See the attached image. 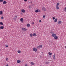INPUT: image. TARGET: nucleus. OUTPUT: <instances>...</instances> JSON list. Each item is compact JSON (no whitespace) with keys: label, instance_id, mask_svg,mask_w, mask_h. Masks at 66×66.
Listing matches in <instances>:
<instances>
[{"label":"nucleus","instance_id":"obj_2","mask_svg":"<svg viewBox=\"0 0 66 66\" xmlns=\"http://www.w3.org/2000/svg\"><path fill=\"white\" fill-rule=\"evenodd\" d=\"M22 30H23V31H26L27 30V29L25 28H22Z\"/></svg>","mask_w":66,"mask_h":66},{"label":"nucleus","instance_id":"obj_11","mask_svg":"<svg viewBox=\"0 0 66 66\" xmlns=\"http://www.w3.org/2000/svg\"><path fill=\"white\" fill-rule=\"evenodd\" d=\"M17 15H15V17H14V20H15V19H17Z\"/></svg>","mask_w":66,"mask_h":66},{"label":"nucleus","instance_id":"obj_7","mask_svg":"<svg viewBox=\"0 0 66 66\" xmlns=\"http://www.w3.org/2000/svg\"><path fill=\"white\" fill-rule=\"evenodd\" d=\"M20 20L21 22H23V18H21L20 19Z\"/></svg>","mask_w":66,"mask_h":66},{"label":"nucleus","instance_id":"obj_8","mask_svg":"<svg viewBox=\"0 0 66 66\" xmlns=\"http://www.w3.org/2000/svg\"><path fill=\"white\" fill-rule=\"evenodd\" d=\"M6 3H7V2H6L5 1H4L3 2V3L4 4H5Z\"/></svg>","mask_w":66,"mask_h":66},{"label":"nucleus","instance_id":"obj_21","mask_svg":"<svg viewBox=\"0 0 66 66\" xmlns=\"http://www.w3.org/2000/svg\"><path fill=\"white\" fill-rule=\"evenodd\" d=\"M0 24H1V25H3V23L2 22H0Z\"/></svg>","mask_w":66,"mask_h":66},{"label":"nucleus","instance_id":"obj_39","mask_svg":"<svg viewBox=\"0 0 66 66\" xmlns=\"http://www.w3.org/2000/svg\"><path fill=\"white\" fill-rule=\"evenodd\" d=\"M6 47H8V45H7L6 46Z\"/></svg>","mask_w":66,"mask_h":66},{"label":"nucleus","instance_id":"obj_43","mask_svg":"<svg viewBox=\"0 0 66 66\" xmlns=\"http://www.w3.org/2000/svg\"><path fill=\"white\" fill-rule=\"evenodd\" d=\"M6 66H9V65L8 64H7Z\"/></svg>","mask_w":66,"mask_h":66},{"label":"nucleus","instance_id":"obj_22","mask_svg":"<svg viewBox=\"0 0 66 66\" xmlns=\"http://www.w3.org/2000/svg\"><path fill=\"white\" fill-rule=\"evenodd\" d=\"M39 48H42V47H43V46H42V45H39Z\"/></svg>","mask_w":66,"mask_h":66},{"label":"nucleus","instance_id":"obj_19","mask_svg":"<svg viewBox=\"0 0 66 66\" xmlns=\"http://www.w3.org/2000/svg\"><path fill=\"white\" fill-rule=\"evenodd\" d=\"M30 37H32L33 36V34H30Z\"/></svg>","mask_w":66,"mask_h":66},{"label":"nucleus","instance_id":"obj_24","mask_svg":"<svg viewBox=\"0 0 66 66\" xmlns=\"http://www.w3.org/2000/svg\"><path fill=\"white\" fill-rule=\"evenodd\" d=\"M18 52L19 53H21V52L20 51H18Z\"/></svg>","mask_w":66,"mask_h":66},{"label":"nucleus","instance_id":"obj_5","mask_svg":"<svg viewBox=\"0 0 66 66\" xmlns=\"http://www.w3.org/2000/svg\"><path fill=\"white\" fill-rule=\"evenodd\" d=\"M54 39H56V40L58 38V37H57V36H56L54 37Z\"/></svg>","mask_w":66,"mask_h":66},{"label":"nucleus","instance_id":"obj_34","mask_svg":"<svg viewBox=\"0 0 66 66\" xmlns=\"http://www.w3.org/2000/svg\"><path fill=\"white\" fill-rule=\"evenodd\" d=\"M50 33H51V34H52V31H51Z\"/></svg>","mask_w":66,"mask_h":66},{"label":"nucleus","instance_id":"obj_12","mask_svg":"<svg viewBox=\"0 0 66 66\" xmlns=\"http://www.w3.org/2000/svg\"><path fill=\"white\" fill-rule=\"evenodd\" d=\"M57 18H56L55 20H54V22H57Z\"/></svg>","mask_w":66,"mask_h":66},{"label":"nucleus","instance_id":"obj_13","mask_svg":"<svg viewBox=\"0 0 66 66\" xmlns=\"http://www.w3.org/2000/svg\"><path fill=\"white\" fill-rule=\"evenodd\" d=\"M27 27H30V25L29 24H27Z\"/></svg>","mask_w":66,"mask_h":66},{"label":"nucleus","instance_id":"obj_46","mask_svg":"<svg viewBox=\"0 0 66 66\" xmlns=\"http://www.w3.org/2000/svg\"><path fill=\"white\" fill-rule=\"evenodd\" d=\"M29 8H30V7H29Z\"/></svg>","mask_w":66,"mask_h":66},{"label":"nucleus","instance_id":"obj_38","mask_svg":"<svg viewBox=\"0 0 66 66\" xmlns=\"http://www.w3.org/2000/svg\"><path fill=\"white\" fill-rule=\"evenodd\" d=\"M9 60V59H8V58H6V60Z\"/></svg>","mask_w":66,"mask_h":66},{"label":"nucleus","instance_id":"obj_26","mask_svg":"<svg viewBox=\"0 0 66 66\" xmlns=\"http://www.w3.org/2000/svg\"><path fill=\"white\" fill-rule=\"evenodd\" d=\"M64 12H66V7H65V8L64 9Z\"/></svg>","mask_w":66,"mask_h":66},{"label":"nucleus","instance_id":"obj_17","mask_svg":"<svg viewBox=\"0 0 66 66\" xmlns=\"http://www.w3.org/2000/svg\"><path fill=\"white\" fill-rule=\"evenodd\" d=\"M30 64L31 65H34V63H33V62H31L30 63Z\"/></svg>","mask_w":66,"mask_h":66},{"label":"nucleus","instance_id":"obj_18","mask_svg":"<svg viewBox=\"0 0 66 66\" xmlns=\"http://www.w3.org/2000/svg\"><path fill=\"white\" fill-rule=\"evenodd\" d=\"M36 35V34L35 33H34L33 34V36H35Z\"/></svg>","mask_w":66,"mask_h":66},{"label":"nucleus","instance_id":"obj_41","mask_svg":"<svg viewBox=\"0 0 66 66\" xmlns=\"http://www.w3.org/2000/svg\"><path fill=\"white\" fill-rule=\"evenodd\" d=\"M25 66H28V65L27 64H26Z\"/></svg>","mask_w":66,"mask_h":66},{"label":"nucleus","instance_id":"obj_36","mask_svg":"<svg viewBox=\"0 0 66 66\" xmlns=\"http://www.w3.org/2000/svg\"><path fill=\"white\" fill-rule=\"evenodd\" d=\"M24 1L25 2H27V0H24Z\"/></svg>","mask_w":66,"mask_h":66},{"label":"nucleus","instance_id":"obj_16","mask_svg":"<svg viewBox=\"0 0 66 66\" xmlns=\"http://www.w3.org/2000/svg\"><path fill=\"white\" fill-rule=\"evenodd\" d=\"M2 14H3L2 11H0V15H2Z\"/></svg>","mask_w":66,"mask_h":66},{"label":"nucleus","instance_id":"obj_32","mask_svg":"<svg viewBox=\"0 0 66 66\" xmlns=\"http://www.w3.org/2000/svg\"><path fill=\"white\" fill-rule=\"evenodd\" d=\"M37 49H39V48H40L39 46L37 47Z\"/></svg>","mask_w":66,"mask_h":66},{"label":"nucleus","instance_id":"obj_6","mask_svg":"<svg viewBox=\"0 0 66 66\" xmlns=\"http://www.w3.org/2000/svg\"><path fill=\"white\" fill-rule=\"evenodd\" d=\"M61 23H62V21H59L58 22V24H61Z\"/></svg>","mask_w":66,"mask_h":66},{"label":"nucleus","instance_id":"obj_4","mask_svg":"<svg viewBox=\"0 0 66 66\" xmlns=\"http://www.w3.org/2000/svg\"><path fill=\"white\" fill-rule=\"evenodd\" d=\"M33 50L34 51H35V52H36L37 51V49L35 48H34L33 49Z\"/></svg>","mask_w":66,"mask_h":66},{"label":"nucleus","instance_id":"obj_27","mask_svg":"<svg viewBox=\"0 0 66 66\" xmlns=\"http://www.w3.org/2000/svg\"><path fill=\"white\" fill-rule=\"evenodd\" d=\"M48 54L49 55H51L52 54V53L50 52H49Z\"/></svg>","mask_w":66,"mask_h":66},{"label":"nucleus","instance_id":"obj_1","mask_svg":"<svg viewBox=\"0 0 66 66\" xmlns=\"http://www.w3.org/2000/svg\"><path fill=\"white\" fill-rule=\"evenodd\" d=\"M42 11H44L45 12H46V11H47V10L46 9V8L43 7L42 8Z\"/></svg>","mask_w":66,"mask_h":66},{"label":"nucleus","instance_id":"obj_35","mask_svg":"<svg viewBox=\"0 0 66 66\" xmlns=\"http://www.w3.org/2000/svg\"><path fill=\"white\" fill-rule=\"evenodd\" d=\"M38 12H40V10H39Z\"/></svg>","mask_w":66,"mask_h":66},{"label":"nucleus","instance_id":"obj_30","mask_svg":"<svg viewBox=\"0 0 66 66\" xmlns=\"http://www.w3.org/2000/svg\"><path fill=\"white\" fill-rule=\"evenodd\" d=\"M45 18V15H44L43 16V18Z\"/></svg>","mask_w":66,"mask_h":66},{"label":"nucleus","instance_id":"obj_29","mask_svg":"<svg viewBox=\"0 0 66 66\" xmlns=\"http://www.w3.org/2000/svg\"><path fill=\"white\" fill-rule=\"evenodd\" d=\"M3 0H0V2H3Z\"/></svg>","mask_w":66,"mask_h":66},{"label":"nucleus","instance_id":"obj_20","mask_svg":"<svg viewBox=\"0 0 66 66\" xmlns=\"http://www.w3.org/2000/svg\"><path fill=\"white\" fill-rule=\"evenodd\" d=\"M35 12H36V13H38V10H35Z\"/></svg>","mask_w":66,"mask_h":66},{"label":"nucleus","instance_id":"obj_14","mask_svg":"<svg viewBox=\"0 0 66 66\" xmlns=\"http://www.w3.org/2000/svg\"><path fill=\"white\" fill-rule=\"evenodd\" d=\"M53 56H54L53 57V59H55V54H54Z\"/></svg>","mask_w":66,"mask_h":66},{"label":"nucleus","instance_id":"obj_10","mask_svg":"<svg viewBox=\"0 0 66 66\" xmlns=\"http://www.w3.org/2000/svg\"><path fill=\"white\" fill-rule=\"evenodd\" d=\"M21 11L23 13H25V10L24 9L22 10Z\"/></svg>","mask_w":66,"mask_h":66},{"label":"nucleus","instance_id":"obj_15","mask_svg":"<svg viewBox=\"0 0 66 66\" xmlns=\"http://www.w3.org/2000/svg\"><path fill=\"white\" fill-rule=\"evenodd\" d=\"M0 29H3L4 28V27L3 26H1L0 27Z\"/></svg>","mask_w":66,"mask_h":66},{"label":"nucleus","instance_id":"obj_42","mask_svg":"<svg viewBox=\"0 0 66 66\" xmlns=\"http://www.w3.org/2000/svg\"><path fill=\"white\" fill-rule=\"evenodd\" d=\"M32 3V1H31L30 2V3Z\"/></svg>","mask_w":66,"mask_h":66},{"label":"nucleus","instance_id":"obj_23","mask_svg":"<svg viewBox=\"0 0 66 66\" xmlns=\"http://www.w3.org/2000/svg\"><path fill=\"white\" fill-rule=\"evenodd\" d=\"M56 8L57 10H59V6H56Z\"/></svg>","mask_w":66,"mask_h":66},{"label":"nucleus","instance_id":"obj_37","mask_svg":"<svg viewBox=\"0 0 66 66\" xmlns=\"http://www.w3.org/2000/svg\"><path fill=\"white\" fill-rule=\"evenodd\" d=\"M32 24H34V22H33V23H32Z\"/></svg>","mask_w":66,"mask_h":66},{"label":"nucleus","instance_id":"obj_9","mask_svg":"<svg viewBox=\"0 0 66 66\" xmlns=\"http://www.w3.org/2000/svg\"><path fill=\"white\" fill-rule=\"evenodd\" d=\"M17 63H21V61L19 60H18L17 61Z\"/></svg>","mask_w":66,"mask_h":66},{"label":"nucleus","instance_id":"obj_25","mask_svg":"<svg viewBox=\"0 0 66 66\" xmlns=\"http://www.w3.org/2000/svg\"><path fill=\"white\" fill-rule=\"evenodd\" d=\"M59 3H57L56 5V6H59Z\"/></svg>","mask_w":66,"mask_h":66},{"label":"nucleus","instance_id":"obj_33","mask_svg":"<svg viewBox=\"0 0 66 66\" xmlns=\"http://www.w3.org/2000/svg\"><path fill=\"white\" fill-rule=\"evenodd\" d=\"M1 19H3V16H2L1 17Z\"/></svg>","mask_w":66,"mask_h":66},{"label":"nucleus","instance_id":"obj_28","mask_svg":"<svg viewBox=\"0 0 66 66\" xmlns=\"http://www.w3.org/2000/svg\"><path fill=\"white\" fill-rule=\"evenodd\" d=\"M53 20H54V19H55V17H53Z\"/></svg>","mask_w":66,"mask_h":66},{"label":"nucleus","instance_id":"obj_44","mask_svg":"<svg viewBox=\"0 0 66 66\" xmlns=\"http://www.w3.org/2000/svg\"><path fill=\"white\" fill-rule=\"evenodd\" d=\"M40 57H41V56H40Z\"/></svg>","mask_w":66,"mask_h":66},{"label":"nucleus","instance_id":"obj_3","mask_svg":"<svg viewBox=\"0 0 66 66\" xmlns=\"http://www.w3.org/2000/svg\"><path fill=\"white\" fill-rule=\"evenodd\" d=\"M52 36L53 37H54L55 36H56V34H52Z\"/></svg>","mask_w":66,"mask_h":66},{"label":"nucleus","instance_id":"obj_45","mask_svg":"<svg viewBox=\"0 0 66 66\" xmlns=\"http://www.w3.org/2000/svg\"><path fill=\"white\" fill-rule=\"evenodd\" d=\"M42 53H43V52H42Z\"/></svg>","mask_w":66,"mask_h":66},{"label":"nucleus","instance_id":"obj_31","mask_svg":"<svg viewBox=\"0 0 66 66\" xmlns=\"http://www.w3.org/2000/svg\"><path fill=\"white\" fill-rule=\"evenodd\" d=\"M46 64H49V62H46Z\"/></svg>","mask_w":66,"mask_h":66},{"label":"nucleus","instance_id":"obj_40","mask_svg":"<svg viewBox=\"0 0 66 66\" xmlns=\"http://www.w3.org/2000/svg\"><path fill=\"white\" fill-rule=\"evenodd\" d=\"M39 22H41V21H41V20H39Z\"/></svg>","mask_w":66,"mask_h":66}]
</instances>
